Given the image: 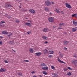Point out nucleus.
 Returning <instances> with one entry per match:
<instances>
[{"instance_id": "nucleus-1", "label": "nucleus", "mask_w": 77, "mask_h": 77, "mask_svg": "<svg viewBox=\"0 0 77 77\" xmlns=\"http://www.w3.org/2000/svg\"><path fill=\"white\" fill-rule=\"evenodd\" d=\"M45 3L46 5L48 6H49L51 5V2H50L49 1H45Z\"/></svg>"}, {"instance_id": "nucleus-2", "label": "nucleus", "mask_w": 77, "mask_h": 77, "mask_svg": "<svg viewBox=\"0 0 77 77\" xmlns=\"http://www.w3.org/2000/svg\"><path fill=\"white\" fill-rule=\"evenodd\" d=\"M48 20L49 22L51 23H52L54 21V20H53V17L49 18L48 19Z\"/></svg>"}, {"instance_id": "nucleus-3", "label": "nucleus", "mask_w": 77, "mask_h": 77, "mask_svg": "<svg viewBox=\"0 0 77 77\" xmlns=\"http://www.w3.org/2000/svg\"><path fill=\"white\" fill-rule=\"evenodd\" d=\"M29 12H30L31 13H32V14H35L36 11H35V10L33 9H31L29 10Z\"/></svg>"}, {"instance_id": "nucleus-4", "label": "nucleus", "mask_w": 77, "mask_h": 77, "mask_svg": "<svg viewBox=\"0 0 77 77\" xmlns=\"http://www.w3.org/2000/svg\"><path fill=\"white\" fill-rule=\"evenodd\" d=\"M65 5H66V7L68 8H69V9H70V8H71V6L70 5L67 3H66Z\"/></svg>"}, {"instance_id": "nucleus-5", "label": "nucleus", "mask_w": 77, "mask_h": 77, "mask_svg": "<svg viewBox=\"0 0 77 77\" xmlns=\"http://www.w3.org/2000/svg\"><path fill=\"white\" fill-rule=\"evenodd\" d=\"M63 43L65 45H67L69 43V42L68 41H64L63 42Z\"/></svg>"}, {"instance_id": "nucleus-6", "label": "nucleus", "mask_w": 77, "mask_h": 77, "mask_svg": "<svg viewBox=\"0 0 77 77\" xmlns=\"http://www.w3.org/2000/svg\"><path fill=\"white\" fill-rule=\"evenodd\" d=\"M42 30L44 32H48V28H44Z\"/></svg>"}, {"instance_id": "nucleus-7", "label": "nucleus", "mask_w": 77, "mask_h": 77, "mask_svg": "<svg viewBox=\"0 0 77 77\" xmlns=\"http://www.w3.org/2000/svg\"><path fill=\"white\" fill-rule=\"evenodd\" d=\"M25 24L26 26H31V24L29 22H26L25 23Z\"/></svg>"}, {"instance_id": "nucleus-8", "label": "nucleus", "mask_w": 77, "mask_h": 77, "mask_svg": "<svg viewBox=\"0 0 77 77\" xmlns=\"http://www.w3.org/2000/svg\"><path fill=\"white\" fill-rule=\"evenodd\" d=\"M48 50L45 49L43 50V53L44 54H46V53H48Z\"/></svg>"}, {"instance_id": "nucleus-9", "label": "nucleus", "mask_w": 77, "mask_h": 77, "mask_svg": "<svg viewBox=\"0 0 77 77\" xmlns=\"http://www.w3.org/2000/svg\"><path fill=\"white\" fill-rule=\"evenodd\" d=\"M2 33V34H4V35H8V32L7 31H3Z\"/></svg>"}, {"instance_id": "nucleus-10", "label": "nucleus", "mask_w": 77, "mask_h": 77, "mask_svg": "<svg viewBox=\"0 0 77 77\" xmlns=\"http://www.w3.org/2000/svg\"><path fill=\"white\" fill-rule=\"evenodd\" d=\"M5 6L8 8H11V7H12V5H11L8 4H5Z\"/></svg>"}, {"instance_id": "nucleus-11", "label": "nucleus", "mask_w": 77, "mask_h": 77, "mask_svg": "<svg viewBox=\"0 0 77 77\" xmlns=\"http://www.w3.org/2000/svg\"><path fill=\"white\" fill-rule=\"evenodd\" d=\"M6 69L3 68H1L0 69V72H5Z\"/></svg>"}, {"instance_id": "nucleus-12", "label": "nucleus", "mask_w": 77, "mask_h": 77, "mask_svg": "<svg viewBox=\"0 0 77 77\" xmlns=\"http://www.w3.org/2000/svg\"><path fill=\"white\" fill-rule=\"evenodd\" d=\"M54 53V51H50L48 52V54H52Z\"/></svg>"}, {"instance_id": "nucleus-13", "label": "nucleus", "mask_w": 77, "mask_h": 77, "mask_svg": "<svg viewBox=\"0 0 77 77\" xmlns=\"http://www.w3.org/2000/svg\"><path fill=\"white\" fill-rule=\"evenodd\" d=\"M36 55L37 56H40L41 55V53L39 52V53H35Z\"/></svg>"}, {"instance_id": "nucleus-14", "label": "nucleus", "mask_w": 77, "mask_h": 77, "mask_svg": "<svg viewBox=\"0 0 77 77\" xmlns=\"http://www.w3.org/2000/svg\"><path fill=\"white\" fill-rule=\"evenodd\" d=\"M58 61L60 62V63H64V64H65L66 63H65L63 61H62L60 59H58V60H57Z\"/></svg>"}, {"instance_id": "nucleus-15", "label": "nucleus", "mask_w": 77, "mask_h": 77, "mask_svg": "<svg viewBox=\"0 0 77 77\" xmlns=\"http://www.w3.org/2000/svg\"><path fill=\"white\" fill-rule=\"evenodd\" d=\"M42 69L43 70H48V67H42Z\"/></svg>"}, {"instance_id": "nucleus-16", "label": "nucleus", "mask_w": 77, "mask_h": 77, "mask_svg": "<svg viewBox=\"0 0 77 77\" xmlns=\"http://www.w3.org/2000/svg\"><path fill=\"white\" fill-rule=\"evenodd\" d=\"M52 75H53V77H57L58 76L57 74L55 73H53L52 74Z\"/></svg>"}, {"instance_id": "nucleus-17", "label": "nucleus", "mask_w": 77, "mask_h": 77, "mask_svg": "<svg viewBox=\"0 0 77 77\" xmlns=\"http://www.w3.org/2000/svg\"><path fill=\"white\" fill-rule=\"evenodd\" d=\"M73 24H74V25H75V26H77V22H75V21H73Z\"/></svg>"}, {"instance_id": "nucleus-18", "label": "nucleus", "mask_w": 77, "mask_h": 77, "mask_svg": "<svg viewBox=\"0 0 77 77\" xmlns=\"http://www.w3.org/2000/svg\"><path fill=\"white\" fill-rule=\"evenodd\" d=\"M64 25H65V23H61L60 24H59V25L60 27H62V26H64Z\"/></svg>"}, {"instance_id": "nucleus-19", "label": "nucleus", "mask_w": 77, "mask_h": 77, "mask_svg": "<svg viewBox=\"0 0 77 77\" xmlns=\"http://www.w3.org/2000/svg\"><path fill=\"white\" fill-rule=\"evenodd\" d=\"M59 56L61 58H62L63 56V55L62 54H60Z\"/></svg>"}, {"instance_id": "nucleus-20", "label": "nucleus", "mask_w": 77, "mask_h": 77, "mask_svg": "<svg viewBox=\"0 0 77 77\" xmlns=\"http://www.w3.org/2000/svg\"><path fill=\"white\" fill-rule=\"evenodd\" d=\"M29 51L31 53H33V50L32 49L30 48L29 49Z\"/></svg>"}, {"instance_id": "nucleus-21", "label": "nucleus", "mask_w": 77, "mask_h": 77, "mask_svg": "<svg viewBox=\"0 0 77 77\" xmlns=\"http://www.w3.org/2000/svg\"><path fill=\"white\" fill-rule=\"evenodd\" d=\"M41 66H46V65H45V64H44L43 63H41Z\"/></svg>"}, {"instance_id": "nucleus-22", "label": "nucleus", "mask_w": 77, "mask_h": 77, "mask_svg": "<svg viewBox=\"0 0 77 77\" xmlns=\"http://www.w3.org/2000/svg\"><path fill=\"white\" fill-rule=\"evenodd\" d=\"M72 31L74 32H75L76 30H77V29H75L74 28H72Z\"/></svg>"}, {"instance_id": "nucleus-23", "label": "nucleus", "mask_w": 77, "mask_h": 77, "mask_svg": "<svg viewBox=\"0 0 77 77\" xmlns=\"http://www.w3.org/2000/svg\"><path fill=\"white\" fill-rule=\"evenodd\" d=\"M45 11H48V12L49 11V8H45Z\"/></svg>"}, {"instance_id": "nucleus-24", "label": "nucleus", "mask_w": 77, "mask_h": 77, "mask_svg": "<svg viewBox=\"0 0 77 77\" xmlns=\"http://www.w3.org/2000/svg\"><path fill=\"white\" fill-rule=\"evenodd\" d=\"M67 74L69 76H70V75H72V74H71V73H70V72H69V73H67Z\"/></svg>"}, {"instance_id": "nucleus-25", "label": "nucleus", "mask_w": 77, "mask_h": 77, "mask_svg": "<svg viewBox=\"0 0 77 77\" xmlns=\"http://www.w3.org/2000/svg\"><path fill=\"white\" fill-rule=\"evenodd\" d=\"M43 74H45V75H47V72L45 71H43Z\"/></svg>"}, {"instance_id": "nucleus-26", "label": "nucleus", "mask_w": 77, "mask_h": 77, "mask_svg": "<svg viewBox=\"0 0 77 77\" xmlns=\"http://www.w3.org/2000/svg\"><path fill=\"white\" fill-rule=\"evenodd\" d=\"M43 39H47V37H46L45 36H44L42 37Z\"/></svg>"}, {"instance_id": "nucleus-27", "label": "nucleus", "mask_w": 77, "mask_h": 77, "mask_svg": "<svg viewBox=\"0 0 77 77\" xmlns=\"http://www.w3.org/2000/svg\"><path fill=\"white\" fill-rule=\"evenodd\" d=\"M55 12H57V13H60V11H59L57 9H55Z\"/></svg>"}, {"instance_id": "nucleus-28", "label": "nucleus", "mask_w": 77, "mask_h": 77, "mask_svg": "<svg viewBox=\"0 0 77 77\" xmlns=\"http://www.w3.org/2000/svg\"><path fill=\"white\" fill-rule=\"evenodd\" d=\"M51 68L52 69H53L54 70H55V67L53 66H51Z\"/></svg>"}, {"instance_id": "nucleus-29", "label": "nucleus", "mask_w": 77, "mask_h": 77, "mask_svg": "<svg viewBox=\"0 0 77 77\" xmlns=\"http://www.w3.org/2000/svg\"><path fill=\"white\" fill-rule=\"evenodd\" d=\"M26 11H27V9H22L21 10V11H22V12H25Z\"/></svg>"}, {"instance_id": "nucleus-30", "label": "nucleus", "mask_w": 77, "mask_h": 77, "mask_svg": "<svg viewBox=\"0 0 77 77\" xmlns=\"http://www.w3.org/2000/svg\"><path fill=\"white\" fill-rule=\"evenodd\" d=\"M15 22L17 23H20V20H16Z\"/></svg>"}, {"instance_id": "nucleus-31", "label": "nucleus", "mask_w": 77, "mask_h": 77, "mask_svg": "<svg viewBox=\"0 0 77 77\" xmlns=\"http://www.w3.org/2000/svg\"><path fill=\"white\" fill-rule=\"evenodd\" d=\"M18 75L20 76H22V75H23L22 74V73H21V72L19 73L18 74Z\"/></svg>"}, {"instance_id": "nucleus-32", "label": "nucleus", "mask_w": 77, "mask_h": 77, "mask_svg": "<svg viewBox=\"0 0 77 77\" xmlns=\"http://www.w3.org/2000/svg\"><path fill=\"white\" fill-rule=\"evenodd\" d=\"M76 60H73V62H72V63L74 64V63H73L74 62H75V63L76 62Z\"/></svg>"}, {"instance_id": "nucleus-33", "label": "nucleus", "mask_w": 77, "mask_h": 77, "mask_svg": "<svg viewBox=\"0 0 77 77\" xmlns=\"http://www.w3.org/2000/svg\"><path fill=\"white\" fill-rule=\"evenodd\" d=\"M73 63H74V65L76 67H77V65L76 64V63H75V62H74Z\"/></svg>"}, {"instance_id": "nucleus-34", "label": "nucleus", "mask_w": 77, "mask_h": 77, "mask_svg": "<svg viewBox=\"0 0 77 77\" xmlns=\"http://www.w3.org/2000/svg\"><path fill=\"white\" fill-rule=\"evenodd\" d=\"M12 35V33H10L9 34V35H8V37H10V36Z\"/></svg>"}, {"instance_id": "nucleus-35", "label": "nucleus", "mask_w": 77, "mask_h": 77, "mask_svg": "<svg viewBox=\"0 0 77 77\" xmlns=\"http://www.w3.org/2000/svg\"><path fill=\"white\" fill-rule=\"evenodd\" d=\"M23 62H29V61L27 60H25L23 61Z\"/></svg>"}, {"instance_id": "nucleus-36", "label": "nucleus", "mask_w": 77, "mask_h": 77, "mask_svg": "<svg viewBox=\"0 0 77 77\" xmlns=\"http://www.w3.org/2000/svg\"><path fill=\"white\" fill-rule=\"evenodd\" d=\"M68 69H69L70 70H72V69L71 68H70V67H68Z\"/></svg>"}, {"instance_id": "nucleus-37", "label": "nucleus", "mask_w": 77, "mask_h": 77, "mask_svg": "<svg viewBox=\"0 0 77 77\" xmlns=\"http://www.w3.org/2000/svg\"><path fill=\"white\" fill-rule=\"evenodd\" d=\"M64 50H68V49H67V48L66 47H64Z\"/></svg>"}, {"instance_id": "nucleus-38", "label": "nucleus", "mask_w": 77, "mask_h": 77, "mask_svg": "<svg viewBox=\"0 0 77 77\" xmlns=\"http://www.w3.org/2000/svg\"><path fill=\"white\" fill-rule=\"evenodd\" d=\"M48 42H47V41H46L45 42V44H48Z\"/></svg>"}, {"instance_id": "nucleus-39", "label": "nucleus", "mask_w": 77, "mask_h": 77, "mask_svg": "<svg viewBox=\"0 0 77 77\" xmlns=\"http://www.w3.org/2000/svg\"><path fill=\"white\" fill-rule=\"evenodd\" d=\"M3 44V42L2 41H0V45H2Z\"/></svg>"}, {"instance_id": "nucleus-40", "label": "nucleus", "mask_w": 77, "mask_h": 77, "mask_svg": "<svg viewBox=\"0 0 77 77\" xmlns=\"http://www.w3.org/2000/svg\"><path fill=\"white\" fill-rule=\"evenodd\" d=\"M4 62H5V63H8V62L7 60H4Z\"/></svg>"}, {"instance_id": "nucleus-41", "label": "nucleus", "mask_w": 77, "mask_h": 77, "mask_svg": "<svg viewBox=\"0 0 77 77\" xmlns=\"http://www.w3.org/2000/svg\"><path fill=\"white\" fill-rule=\"evenodd\" d=\"M64 71H67V69L65 68L64 69Z\"/></svg>"}, {"instance_id": "nucleus-42", "label": "nucleus", "mask_w": 77, "mask_h": 77, "mask_svg": "<svg viewBox=\"0 0 77 77\" xmlns=\"http://www.w3.org/2000/svg\"><path fill=\"white\" fill-rule=\"evenodd\" d=\"M1 23H2V24H4V23H5L6 22L5 21H1Z\"/></svg>"}, {"instance_id": "nucleus-43", "label": "nucleus", "mask_w": 77, "mask_h": 77, "mask_svg": "<svg viewBox=\"0 0 77 77\" xmlns=\"http://www.w3.org/2000/svg\"><path fill=\"white\" fill-rule=\"evenodd\" d=\"M75 14H73V15H72V17H75Z\"/></svg>"}, {"instance_id": "nucleus-44", "label": "nucleus", "mask_w": 77, "mask_h": 77, "mask_svg": "<svg viewBox=\"0 0 77 77\" xmlns=\"http://www.w3.org/2000/svg\"><path fill=\"white\" fill-rule=\"evenodd\" d=\"M49 57H53L52 56V55H49Z\"/></svg>"}, {"instance_id": "nucleus-45", "label": "nucleus", "mask_w": 77, "mask_h": 77, "mask_svg": "<svg viewBox=\"0 0 77 77\" xmlns=\"http://www.w3.org/2000/svg\"><path fill=\"white\" fill-rule=\"evenodd\" d=\"M75 14V17H77V14Z\"/></svg>"}, {"instance_id": "nucleus-46", "label": "nucleus", "mask_w": 77, "mask_h": 77, "mask_svg": "<svg viewBox=\"0 0 77 77\" xmlns=\"http://www.w3.org/2000/svg\"><path fill=\"white\" fill-rule=\"evenodd\" d=\"M30 32H27V33L28 34V35H29V34H30Z\"/></svg>"}, {"instance_id": "nucleus-47", "label": "nucleus", "mask_w": 77, "mask_h": 77, "mask_svg": "<svg viewBox=\"0 0 77 77\" xmlns=\"http://www.w3.org/2000/svg\"><path fill=\"white\" fill-rule=\"evenodd\" d=\"M35 72L34 71H32V72L31 73L32 74H34V73H35Z\"/></svg>"}, {"instance_id": "nucleus-48", "label": "nucleus", "mask_w": 77, "mask_h": 77, "mask_svg": "<svg viewBox=\"0 0 77 77\" xmlns=\"http://www.w3.org/2000/svg\"><path fill=\"white\" fill-rule=\"evenodd\" d=\"M58 29H62V28H61V27H58Z\"/></svg>"}, {"instance_id": "nucleus-49", "label": "nucleus", "mask_w": 77, "mask_h": 77, "mask_svg": "<svg viewBox=\"0 0 77 77\" xmlns=\"http://www.w3.org/2000/svg\"><path fill=\"white\" fill-rule=\"evenodd\" d=\"M11 17L10 16L8 17V19H11Z\"/></svg>"}, {"instance_id": "nucleus-50", "label": "nucleus", "mask_w": 77, "mask_h": 77, "mask_svg": "<svg viewBox=\"0 0 77 77\" xmlns=\"http://www.w3.org/2000/svg\"><path fill=\"white\" fill-rule=\"evenodd\" d=\"M61 13H62V14H65V13H63V11H61Z\"/></svg>"}, {"instance_id": "nucleus-51", "label": "nucleus", "mask_w": 77, "mask_h": 77, "mask_svg": "<svg viewBox=\"0 0 77 77\" xmlns=\"http://www.w3.org/2000/svg\"><path fill=\"white\" fill-rule=\"evenodd\" d=\"M50 15H52L53 14L51 13H49Z\"/></svg>"}, {"instance_id": "nucleus-52", "label": "nucleus", "mask_w": 77, "mask_h": 77, "mask_svg": "<svg viewBox=\"0 0 77 77\" xmlns=\"http://www.w3.org/2000/svg\"><path fill=\"white\" fill-rule=\"evenodd\" d=\"M10 42L11 44H12V41H10Z\"/></svg>"}, {"instance_id": "nucleus-53", "label": "nucleus", "mask_w": 77, "mask_h": 77, "mask_svg": "<svg viewBox=\"0 0 77 77\" xmlns=\"http://www.w3.org/2000/svg\"><path fill=\"white\" fill-rule=\"evenodd\" d=\"M39 77H42V76L41 75H39Z\"/></svg>"}, {"instance_id": "nucleus-54", "label": "nucleus", "mask_w": 77, "mask_h": 77, "mask_svg": "<svg viewBox=\"0 0 77 77\" xmlns=\"http://www.w3.org/2000/svg\"><path fill=\"white\" fill-rule=\"evenodd\" d=\"M13 51H14V53H15L16 52L14 50H13Z\"/></svg>"}, {"instance_id": "nucleus-55", "label": "nucleus", "mask_w": 77, "mask_h": 77, "mask_svg": "<svg viewBox=\"0 0 77 77\" xmlns=\"http://www.w3.org/2000/svg\"><path fill=\"white\" fill-rule=\"evenodd\" d=\"M28 21L29 22H30V23H31V20H28Z\"/></svg>"}, {"instance_id": "nucleus-56", "label": "nucleus", "mask_w": 77, "mask_h": 77, "mask_svg": "<svg viewBox=\"0 0 77 77\" xmlns=\"http://www.w3.org/2000/svg\"><path fill=\"white\" fill-rule=\"evenodd\" d=\"M57 58H58L57 60L59 59V57H57Z\"/></svg>"}, {"instance_id": "nucleus-57", "label": "nucleus", "mask_w": 77, "mask_h": 77, "mask_svg": "<svg viewBox=\"0 0 77 77\" xmlns=\"http://www.w3.org/2000/svg\"><path fill=\"white\" fill-rule=\"evenodd\" d=\"M0 38H2V39H3V37H2V36H0Z\"/></svg>"}, {"instance_id": "nucleus-58", "label": "nucleus", "mask_w": 77, "mask_h": 77, "mask_svg": "<svg viewBox=\"0 0 77 77\" xmlns=\"http://www.w3.org/2000/svg\"><path fill=\"white\" fill-rule=\"evenodd\" d=\"M52 4H54V2H52Z\"/></svg>"}, {"instance_id": "nucleus-59", "label": "nucleus", "mask_w": 77, "mask_h": 77, "mask_svg": "<svg viewBox=\"0 0 77 77\" xmlns=\"http://www.w3.org/2000/svg\"><path fill=\"white\" fill-rule=\"evenodd\" d=\"M33 77H37V76H34Z\"/></svg>"}, {"instance_id": "nucleus-60", "label": "nucleus", "mask_w": 77, "mask_h": 77, "mask_svg": "<svg viewBox=\"0 0 77 77\" xmlns=\"http://www.w3.org/2000/svg\"><path fill=\"white\" fill-rule=\"evenodd\" d=\"M19 8H22V7H20V6H19Z\"/></svg>"}, {"instance_id": "nucleus-61", "label": "nucleus", "mask_w": 77, "mask_h": 77, "mask_svg": "<svg viewBox=\"0 0 77 77\" xmlns=\"http://www.w3.org/2000/svg\"><path fill=\"white\" fill-rule=\"evenodd\" d=\"M25 19H26V20H27V19H28V18H26Z\"/></svg>"}, {"instance_id": "nucleus-62", "label": "nucleus", "mask_w": 77, "mask_h": 77, "mask_svg": "<svg viewBox=\"0 0 77 77\" xmlns=\"http://www.w3.org/2000/svg\"><path fill=\"white\" fill-rule=\"evenodd\" d=\"M74 57H77V56H74Z\"/></svg>"}, {"instance_id": "nucleus-63", "label": "nucleus", "mask_w": 77, "mask_h": 77, "mask_svg": "<svg viewBox=\"0 0 77 77\" xmlns=\"http://www.w3.org/2000/svg\"><path fill=\"white\" fill-rule=\"evenodd\" d=\"M75 28H76V29H77V27H76Z\"/></svg>"}, {"instance_id": "nucleus-64", "label": "nucleus", "mask_w": 77, "mask_h": 77, "mask_svg": "<svg viewBox=\"0 0 77 77\" xmlns=\"http://www.w3.org/2000/svg\"><path fill=\"white\" fill-rule=\"evenodd\" d=\"M20 5H21V3H20Z\"/></svg>"}]
</instances>
